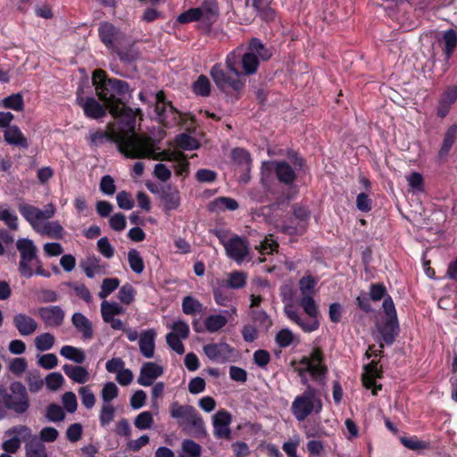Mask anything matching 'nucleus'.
I'll use <instances>...</instances> for the list:
<instances>
[{"label":"nucleus","mask_w":457,"mask_h":457,"mask_svg":"<svg viewBox=\"0 0 457 457\" xmlns=\"http://www.w3.org/2000/svg\"><path fill=\"white\" fill-rule=\"evenodd\" d=\"M398 330L397 320H387L386 323L378 327L381 340L386 345H391L395 339Z\"/></svg>","instance_id":"37"},{"label":"nucleus","mask_w":457,"mask_h":457,"mask_svg":"<svg viewBox=\"0 0 457 457\" xmlns=\"http://www.w3.org/2000/svg\"><path fill=\"white\" fill-rule=\"evenodd\" d=\"M434 38L438 42L439 45L443 46L445 59V61H448L453 55L457 46L456 31L453 29H450L445 30L442 37H439L437 34H436Z\"/></svg>","instance_id":"26"},{"label":"nucleus","mask_w":457,"mask_h":457,"mask_svg":"<svg viewBox=\"0 0 457 457\" xmlns=\"http://www.w3.org/2000/svg\"><path fill=\"white\" fill-rule=\"evenodd\" d=\"M60 354L67 360L81 364L86 360V354L80 348L71 345H63L60 350Z\"/></svg>","instance_id":"44"},{"label":"nucleus","mask_w":457,"mask_h":457,"mask_svg":"<svg viewBox=\"0 0 457 457\" xmlns=\"http://www.w3.org/2000/svg\"><path fill=\"white\" fill-rule=\"evenodd\" d=\"M10 392L0 385V420L12 411L16 416H21L28 412L30 407L29 396L27 387L20 381L10 384Z\"/></svg>","instance_id":"3"},{"label":"nucleus","mask_w":457,"mask_h":457,"mask_svg":"<svg viewBox=\"0 0 457 457\" xmlns=\"http://www.w3.org/2000/svg\"><path fill=\"white\" fill-rule=\"evenodd\" d=\"M98 33L101 41L108 48H114V45L123 37L122 33L112 23L103 22L99 25Z\"/></svg>","instance_id":"23"},{"label":"nucleus","mask_w":457,"mask_h":457,"mask_svg":"<svg viewBox=\"0 0 457 457\" xmlns=\"http://www.w3.org/2000/svg\"><path fill=\"white\" fill-rule=\"evenodd\" d=\"M176 143L183 150H195L199 147L196 139L187 134L179 135L176 138Z\"/></svg>","instance_id":"57"},{"label":"nucleus","mask_w":457,"mask_h":457,"mask_svg":"<svg viewBox=\"0 0 457 457\" xmlns=\"http://www.w3.org/2000/svg\"><path fill=\"white\" fill-rule=\"evenodd\" d=\"M232 74L226 72L220 63L213 65L210 71L212 80L220 90L239 92L245 87V80L240 78V75Z\"/></svg>","instance_id":"10"},{"label":"nucleus","mask_w":457,"mask_h":457,"mask_svg":"<svg viewBox=\"0 0 457 457\" xmlns=\"http://www.w3.org/2000/svg\"><path fill=\"white\" fill-rule=\"evenodd\" d=\"M227 323L228 318L222 313L210 315L204 320L205 328L210 333L220 331Z\"/></svg>","instance_id":"43"},{"label":"nucleus","mask_w":457,"mask_h":457,"mask_svg":"<svg viewBox=\"0 0 457 457\" xmlns=\"http://www.w3.org/2000/svg\"><path fill=\"white\" fill-rule=\"evenodd\" d=\"M212 210L213 211H235L238 208L237 202L230 197H219L215 199L212 204Z\"/></svg>","instance_id":"48"},{"label":"nucleus","mask_w":457,"mask_h":457,"mask_svg":"<svg viewBox=\"0 0 457 457\" xmlns=\"http://www.w3.org/2000/svg\"><path fill=\"white\" fill-rule=\"evenodd\" d=\"M145 158H153L154 160H165L175 162V170L178 175L187 176L188 173V162L187 156L182 152H162L155 154L154 147L152 146V153Z\"/></svg>","instance_id":"14"},{"label":"nucleus","mask_w":457,"mask_h":457,"mask_svg":"<svg viewBox=\"0 0 457 457\" xmlns=\"http://www.w3.org/2000/svg\"><path fill=\"white\" fill-rule=\"evenodd\" d=\"M119 388L113 382H107L104 385L101 391V397L104 403H110L111 401L118 396Z\"/></svg>","instance_id":"58"},{"label":"nucleus","mask_w":457,"mask_h":457,"mask_svg":"<svg viewBox=\"0 0 457 457\" xmlns=\"http://www.w3.org/2000/svg\"><path fill=\"white\" fill-rule=\"evenodd\" d=\"M62 370L64 373L76 383L84 384L89 378L88 371L85 367L65 364Z\"/></svg>","instance_id":"38"},{"label":"nucleus","mask_w":457,"mask_h":457,"mask_svg":"<svg viewBox=\"0 0 457 457\" xmlns=\"http://www.w3.org/2000/svg\"><path fill=\"white\" fill-rule=\"evenodd\" d=\"M4 137L6 143L22 148H28L29 144L21 129L17 126H11L5 129Z\"/></svg>","instance_id":"33"},{"label":"nucleus","mask_w":457,"mask_h":457,"mask_svg":"<svg viewBox=\"0 0 457 457\" xmlns=\"http://www.w3.org/2000/svg\"><path fill=\"white\" fill-rule=\"evenodd\" d=\"M125 312V309L116 302L104 300L101 303V315L103 320L115 317Z\"/></svg>","instance_id":"45"},{"label":"nucleus","mask_w":457,"mask_h":457,"mask_svg":"<svg viewBox=\"0 0 457 457\" xmlns=\"http://www.w3.org/2000/svg\"><path fill=\"white\" fill-rule=\"evenodd\" d=\"M169 328L171 329V332L166 336L168 345L178 354H183L185 349L182 340L187 339L189 336L190 329L188 324L179 320L170 325Z\"/></svg>","instance_id":"13"},{"label":"nucleus","mask_w":457,"mask_h":457,"mask_svg":"<svg viewBox=\"0 0 457 457\" xmlns=\"http://www.w3.org/2000/svg\"><path fill=\"white\" fill-rule=\"evenodd\" d=\"M128 260L131 270L140 274L145 269L144 262L139 253L136 249H131L128 253Z\"/></svg>","instance_id":"51"},{"label":"nucleus","mask_w":457,"mask_h":457,"mask_svg":"<svg viewBox=\"0 0 457 457\" xmlns=\"http://www.w3.org/2000/svg\"><path fill=\"white\" fill-rule=\"evenodd\" d=\"M247 274L241 270H235L228 275L226 280H221V286L231 289L243 288L246 284Z\"/></svg>","instance_id":"39"},{"label":"nucleus","mask_w":457,"mask_h":457,"mask_svg":"<svg viewBox=\"0 0 457 457\" xmlns=\"http://www.w3.org/2000/svg\"><path fill=\"white\" fill-rule=\"evenodd\" d=\"M120 286V280L117 278H107L103 280L101 290L98 293V296L101 299L105 300V298L110 295L113 291H115Z\"/></svg>","instance_id":"50"},{"label":"nucleus","mask_w":457,"mask_h":457,"mask_svg":"<svg viewBox=\"0 0 457 457\" xmlns=\"http://www.w3.org/2000/svg\"><path fill=\"white\" fill-rule=\"evenodd\" d=\"M36 232L54 239H61L63 237V228L58 220H46Z\"/></svg>","instance_id":"35"},{"label":"nucleus","mask_w":457,"mask_h":457,"mask_svg":"<svg viewBox=\"0 0 457 457\" xmlns=\"http://www.w3.org/2000/svg\"><path fill=\"white\" fill-rule=\"evenodd\" d=\"M135 295L136 291L133 287L129 284H125L120 288L118 298L122 303L129 305L134 301Z\"/></svg>","instance_id":"61"},{"label":"nucleus","mask_w":457,"mask_h":457,"mask_svg":"<svg viewBox=\"0 0 457 457\" xmlns=\"http://www.w3.org/2000/svg\"><path fill=\"white\" fill-rule=\"evenodd\" d=\"M165 212L177 210L180 205V193L177 187L165 184L158 191Z\"/></svg>","instance_id":"18"},{"label":"nucleus","mask_w":457,"mask_h":457,"mask_svg":"<svg viewBox=\"0 0 457 457\" xmlns=\"http://www.w3.org/2000/svg\"><path fill=\"white\" fill-rule=\"evenodd\" d=\"M295 337L289 328L279 330L275 337L277 345L281 348L289 346L295 340Z\"/></svg>","instance_id":"54"},{"label":"nucleus","mask_w":457,"mask_h":457,"mask_svg":"<svg viewBox=\"0 0 457 457\" xmlns=\"http://www.w3.org/2000/svg\"><path fill=\"white\" fill-rule=\"evenodd\" d=\"M79 105L82 107L85 115L94 120L104 117L106 115V110L108 109L105 104H101L94 97L81 98L79 100Z\"/></svg>","instance_id":"24"},{"label":"nucleus","mask_w":457,"mask_h":457,"mask_svg":"<svg viewBox=\"0 0 457 457\" xmlns=\"http://www.w3.org/2000/svg\"><path fill=\"white\" fill-rule=\"evenodd\" d=\"M226 254L228 258L241 264L249 260L250 246L247 241L239 236H233L228 240H221Z\"/></svg>","instance_id":"12"},{"label":"nucleus","mask_w":457,"mask_h":457,"mask_svg":"<svg viewBox=\"0 0 457 457\" xmlns=\"http://www.w3.org/2000/svg\"><path fill=\"white\" fill-rule=\"evenodd\" d=\"M92 81L96 95L109 111L112 107L122 104L129 91V86L126 81L118 79H107L105 72L102 70L94 71Z\"/></svg>","instance_id":"2"},{"label":"nucleus","mask_w":457,"mask_h":457,"mask_svg":"<svg viewBox=\"0 0 457 457\" xmlns=\"http://www.w3.org/2000/svg\"><path fill=\"white\" fill-rule=\"evenodd\" d=\"M16 248L20 253L18 270L21 277L31 278L34 274L49 277L50 274L43 268L42 262L37 255V247L29 238H19L16 242Z\"/></svg>","instance_id":"4"},{"label":"nucleus","mask_w":457,"mask_h":457,"mask_svg":"<svg viewBox=\"0 0 457 457\" xmlns=\"http://www.w3.org/2000/svg\"><path fill=\"white\" fill-rule=\"evenodd\" d=\"M269 0H245V5L253 8L263 20L271 21L275 12L268 6Z\"/></svg>","instance_id":"36"},{"label":"nucleus","mask_w":457,"mask_h":457,"mask_svg":"<svg viewBox=\"0 0 457 457\" xmlns=\"http://www.w3.org/2000/svg\"><path fill=\"white\" fill-rule=\"evenodd\" d=\"M89 137L91 144L94 145H100L105 141H112L115 143L119 151L129 158V153H131L130 151H135V148H132L133 144L137 145L139 143L135 137H133V136L130 135L129 137L124 134L117 133V131L112 128L109 132L91 130L89 132Z\"/></svg>","instance_id":"7"},{"label":"nucleus","mask_w":457,"mask_h":457,"mask_svg":"<svg viewBox=\"0 0 457 457\" xmlns=\"http://www.w3.org/2000/svg\"><path fill=\"white\" fill-rule=\"evenodd\" d=\"M163 369L155 362L148 361L142 365L137 383L143 386H151L154 381L162 376Z\"/></svg>","instance_id":"22"},{"label":"nucleus","mask_w":457,"mask_h":457,"mask_svg":"<svg viewBox=\"0 0 457 457\" xmlns=\"http://www.w3.org/2000/svg\"><path fill=\"white\" fill-rule=\"evenodd\" d=\"M18 209L21 216L29 223L35 231H37L46 220L52 219L55 213V207L52 204H46L44 210L28 204H19Z\"/></svg>","instance_id":"9"},{"label":"nucleus","mask_w":457,"mask_h":457,"mask_svg":"<svg viewBox=\"0 0 457 457\" xmlns=\"http://www.w3.org/2000/svg\"><path fill=\"white\" fill-rule=\"evenodd\" d=\"M248 50L256 55L259 61H268L273 55V49L267 47L259 38L253 37L248 43Z\"/></svg>","instance_id":"32"},{"label":"nucleus","mask_w":457,"mask_h":457,"mask_svg":"<svg viewBox=\"0 0 457 457\" xmlns=\"http://www.w3.org/2000/svg\"><path fill=\"white\" fill-rule=\"evenodd\" d=\"M317 285V279L311 275L303 277L299 280V290L302 296L312 295L313 289Z\"/></svg>","instance_id":"53"},{"label":"nucleus","mask_w":457,"mask_h":457,"mask_svg":"<svg viewBox=\"0 0 457 457\" xmlns=\"http://www.w3.org/2000/svg\"><path fill=\"white\" fill-rule=\"evenodd\" d=\"M182 311L187 315H195L203 311V304L193 296H185L182 300Z\"/></svg>","instance_id":"47"},{"label":"nucleus","mask_w":457,"mask_h":457,"mask_svg":"<svg viewBox=\"0 0 457 457\" xmlns=\"http://www.w3.org/2000/svg\"><path fill=\"white\" fill-rule=\"evenodd\" d=\"M294 217L299 220L297 226L293 224L284 225L281 230L288 235L302 234L306 226V221L310 218V212L303 206L294 205L293 207ZM293 223V221H291Z\"/></svg>","instance_id":"21"},{"label":"nucleus","mask_w":457,"mask_h":457,"mask_svg":"<svg viewBox=\"0 0 457 457\" xmlns=\"http://www.w3.org/2000/svg\"><path fill=\"white\" fill-rule=\"evenodd\" d=\"M457 136V124L451 125L446 130L438 155L443 158L448 154Z\"/></svg>","instance_id":"42"},{"label":"nucleus","mask_w":457,"mask_h":457,"mask_svg":"<svg viewBox=\"0 0 457 457\" xmlns=\"http://www.w3.org/2000/svg\"><path fill=\"white\" fill-rule=\"evenodd\" d=\"M37 312L47 327H59L65 318L64 311L58 305L39 307Z\"/></svg>","instance_id":"19"},{"label":"nucleus","mask_w":457,"mask_h":457,"mask_svg":"<svg viewBox=\"0 0 457 457\" xmlns=\"http://www.w3.org/2000/svg\"><path fill=\"white\" fill-rule=\"evenodd\" d=\"M299 303L307 316L318 318L319 309L312 295L302 296Z\"/></svg>","instance_id":"49"},{"label":"nucleus","mask_w":457,"mask_h":457,"mask_svg":"<svg viewBox=\"0 0 457 457\" xmlns=\"http://www.w3.org/2000/svg\"><path fill=\"white\" fill-rule=\"evenodd\" d=\"M9 436H18L21 441H29L33 436L31 434V429L25 425H18L11 428L6 432Z\"/></svg>","instance_id":"60"},{"label":"nucleus","mask_w":457,"mask_h":457,"mask_svg":"<svg viewBox=\"0 0 457 457\" xmlns=\"http://www.w3.org/2000/svg\"><path fill=\"white\" fill-rule=\"evenodd\" d=\"M274 170L278 179L284 184L291 185L295 179V172L287 162H274Z\"/></svg>","instance_id":"30"},{"label":"nucleus","mask_w":457,"mask_h":457,"mask_svg":"<svg viewBox=\"0 0 457 457\" xmlns=\"http://www.w3.org/2000/svg\"><path fill=\"white\" fill-rule=\"evenodd\" d=\"M322 410V402L318 395V391L312 386L299 395L292 403L291 411L298 421L304 420L312 412L320 413Z\"/></svg>","instance_id":"5"},{"label":"nucleus","mask_w":457,"mask_h":457,"mask_svg":"<svg viewBox=\"0 0 457 457\" xmlns=\"http://www.w3.org/2000/svg\"><path fill=\"white\" fill-rule=\"evenodd\" d=\"M286 316L297 324L304 332L312 333L320 328V321L316 317H302L292 305H286L284 308Z\"/></svg>","instance_id":"16"},{"label":"nucleus","mask_w":457,"mask_h":457,"mask_svg":"<svg viewBox=\"0 0 457 457\" xmlns=\"http://www.w3.org/2000/svg\"><path fill=\"white\" fill-rule=\"evenodd\" d=\"M153 424V414L148 411L140 412L134 420L135 427L140 430L148 429Z\"/></svg>","instance_id":"55"},{"label":"nucleus","mask_w":457,"mask_h":457,"mask_svg":"<svg viewBox=\"0 0 457 457\" xmlns=\"http://www.w3.org/2000/svg\"><path fill=\"white\" fill-rule=\"evenodd\" d=\"M46 416L52 422H59L64 420L65 413L60 405L52 403L46 408Z\"/></svg>","instance_id":"62"},{"label":"nucleus","mask_w":457,"mask_h":457,"mask_svg":"<svg viewBox=\"0 0 457 457\" xmlns=\"http://www.w3.org/2000/svg\"><path fill=\"white\" fill-rule=\"evenodd\" d=\"M300 364L305 366V370L315 382L320 385L325 384L328 368L324 364L323 353L320 349H313L309 357H303L301 360Z\"/></svg>","instance_id":"11"},{"label":"nucleus","mask_w":457,"mask_h":457,"mask_svg":"<svg viewBox=\"0 0 457 457\" xmlns=\"http://www.w3.org/2000/svg\"><path fill=\"white\" fill-rule=\"evenodd\" d=\"M231 415L225 410H220L212 417L213 434L217 438L229 440L231 438V430L229 424Z\"/></svg>","instance_id":"17"},{"label":"nucleus","mask_w":457,"mask_h":457,"mask_svg":"<svg viewBox=\"0 0 457 457\" xmlns=\"http://www.w3.org/2000/svg\"><path fill=\"white\" fill-rule=\"evenodd\" d=\"M45 383L48 390H58L64 382V378L60 372H52L45 378Z\"/></svg>","instance_id":"59"},{"label":"nucleus","mask_w":457,"mask_h":457,"mask_svg":"<svg viewBox=\"0 0 457 457\" xmlns=\"http://www.w3.org/2000/svg\"><path fill=\"white\" fill-rule=\"evenodd\" d=\"M154 338L155 332L154 329L145 330L139 337V349L142 355L145 358H152L154 354Z\"/></svg>","instance_id":"29"},{"label":"nucleus","mask_w":457,"mask_h":457,"mask_svg":"<svg viewBox=\"0 0 457 457\" xmlns=\"http://www.w3.org/2000/svg\"><path fill=\"white\" fill-rule=\"evenodd\" d=\"M26 457H48L46 445L37 437H32L25 445Z\"/></svg>","instance_id":"40"},{"label":"nucleus","mask_w":457,"mask_h":457,"mask_svg":"<svg viewBox=\"0 0 457 457\" xmlns=\"http://www.w3.org/2000/svg\"><path fill=\"white\" fill-rule=\"evenodd\" d=\"M27 368L28 362L23 357H16L12 359L8 365L9 371L16 376H21L26 371Z\"/></svg>","instance_id":"63"},{"label":"nucleus","mask_w":457,"mask_h":457,"mask_svg":"<svg viewBox=\"0 0 457 457\" xmlns=\"http://www.w3.org/2000/svg\"><path fill=\"white\" fill-rule=\"evenodd\" d=\"M204 353L213 362L224 363L228 361L233 354V348L227 343H212L204 345Z\"/></svg>","instance_id":"15"},{"label":"nucleus","mask_w":457,"mask_h":457,"mask_svg":"<svg viewBox=\"0 0 457 457\" xmlns=\"http://www.w3.org/2000/svg\"><path fill=\"white\" fill-rule=\"evenodd\" d=\"M200 22L209 29L218 18V7L214 3H204L199 7Z\"/></svg>","instance_id":"31"},{"label":"nucleus","mask_w":457,"mask_h":457,"mask_svg":"<svg viewBox=\"0 0 457 457\" xmlns=\"http://www.w3.org/2000/svg\"><path fill=\"white\" fill-rule=\"evenodd\" d=\"M182 449L187 457H200L201 446L193 440L187 439L182 443Z\"/></svg>","instance_id":"64"},{"label":"nucleus","mask_w":457,"mask_h":457,"mask_svg":"<svg viewBox=\"0 0 457 457\" xmlns=\"http://www.w3.org/2000/svg\"><path fill=\"white\" fill-rule=\"evenodd\" d=\"M55 337L49 332L42 333L34 338V345L39 352H46L54 346Z\"/></svg>","instance_id":"46"},{"label":"nucleus","mask_w":457,"mask_h":457,"mask_svg":"<svg viewBox=\"0 0 457 457\" xmlns=\"http://www.w3.org/2000/svg\"><path fill=\"white\" fill-rule=\"evenodd\" d=\"M193 90L198 96H208L211 92V83L208 78L204 75L199 76L193 85Z\"/></svg>","instance_id":"52"},{"label":"nucleus","mask_w":457,"mask_h":457,"mask_svg":"<svg viewBox=\"0 0 457 457\" xmlns=\"http://www.w3.org/2000/svg\"><path fill=\"white\" fill-rule=\"evenodd\" d=\"M457 100V87H449L442 96L437 108V115L441 118L445 117L451 108V105Z\"/></svg>","instance_id":"34"},{"label":"nucleus","mask_w":457,"mask_h":457,"mask_svg":"<svg viewBox=\"0 0 457 457\" xmlns=\"http://www.w3.org/2000/svg\"><path fill=\"white\" fill-rule=\"evenodd\" d=\"M243 52V46H238L233 52L229 53L226 58V65L231 73L235 75H252L254 74L260 65V61L256 55L249 52Z\"/></svg>","instance_id":"6"},{"label":"nucleus","mask_w":457,"mask_h":457,"mask_svg":"<svg viewBox=\"0 0 457 457\" xmlns=\"http://www.w3.org/2000/svg\"><path fill=\"white\" fill-rule=\"evenodd\" d=\"M170 417L177 420L180 427L192 428L196 431H202L204 428V422L202 416L192 405H180L174 402L170 406Z\"/></svg>","instance_id":"8"},{"label":"nucleus","mask_w":457,"mask_h":457,"mask_svg":"<svg viewBox=\"0 0 457 457\" xmlns=\"http://www.w3.org/2000/svg\"><path fill=\"white\" fill-rule=\"evenodd\" d=\"M65 285L71 287L75 292L77 296H79L87 303H91V293L84 284L78 282H67L65 283Z\"/></svg>","instance_id":"56"},{"label":"nucleus","mask_w":457,"mask_h":457,"mask_svg":"<svg viewBox=\"0 0 457 457\" xmlns=\"http://www.w3.org/2000/svg\"><path fill=\"white\" fill-rule=\"evenodd\" d=\"M12 323L22 337L32 336L38 328L37 320L26 313H17L12 318Z\"/></svg>","instance_id":"20"},{"label":"nucleus","mask_w":457,"mask_h":457,"mask_svg":"<svg viewBox=\"0 0 457 457\" xmlns=\"http://www.w3.org/2000/svg\"><path fill=\"white\" fill-rule=\"evenodd\" d=\"M364 373L362 374V384L366 388H372V395H376L378 390H381V385H376L375 378L380 376V371L378 368V362L372 361L364 366Z\"/></svg>","instance_id":"27"},{"label":"nucleus","mask_w":457,"mask_h":457,"mask_svg":"<svg viewBox=\"0 0 457 457\" xmlns=\"http://www.w3.org/2000/svg\"><path fill=\"white\" fill-rule=\"evenodd\" d=\"M71 323L76 330L81 335L83 340H90L93 338V324L83 313L75 312L71 316Z\"/></svg>","instance_id":"25"},{"label":"nucleus","mask_w":457,"mask_h":457,"mask_svg":"<svg viewBox=\"0 0 457 457\" xmlns=\"http://www.w3.org/2000/svg\"><path fill=\"white\" fill-rule=\"evenodd\" d=\"M25 381L28 385V389L30 393L36 394L39 392L45 384L39 370H31L26 373Z\"/></svg>","instance_id":"41"},{"label":"nucleus","mask_w":457,"mask_h":457,"mask_svg":"<svg viewBox=\"0 0 457 457\" xmlns=\"http://www.w3.org/2000/svg\"><path fill=\"white\" fill-rule=\"evenodd\" d=\"M154 111L158 119L162 122L169 117V115H172L173 119H176L177 111L170 103L165 101V96L162 91L156 94Z\"/></svg>","instance_id":"28"},{"label":"nucleus","mask_w":457,"mask_h":457,"mask_svg":"<svg viewBox=\"0 0 457 457\" xmlns=\"http://www.w3.org/2000/svg\"><path fill=\"white\" fill-rule=\"evenodd\" d=\"M109 112L121 125L120 129L116 130L117 133L124 134L129 137L131 135L139 142L138 144L132 145V148H135V151H130L129 158H145L146 156H149L152 153L154 140L150 137L137 135L135 133L136 117L137 112H140L141 111L139 109L134 111L129 107L120 104L116 107H112Z\"/></svg>","instance_id":"1"}]
</instances>
